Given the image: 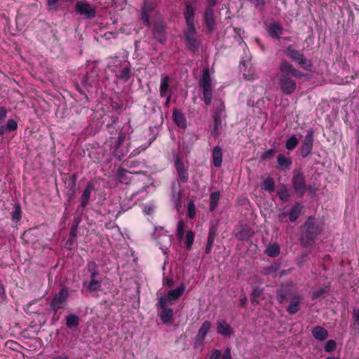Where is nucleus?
Listing matches in <instances>:
<instances>
[{
	"instance_id": "17",
	"label": "nucleus",
	"mask_w": 359,
	"mask_h": 359,
	"mask_svg": "<svg viewBox=\"0 0 359 359\" xmlns=\"http://www.w3.org/2000/svg\"><path fill=\"white\" fill-rule=\"evenodd\" d=\"M154 10L153 3L149 0H144L142 7L141 19L143 21L144 26L151 27V22L149 20V14Z\"/></svg>"
},
{
	"instance_id": "7",
	"label": "nucleus",
	"mask_w": 359,
	"mask_h": 359,
	"mask_svg": "<svg viewBox=\"0 0 359 359\" xmlns=\"http://www.w3.org/2000/svg\"><path fill=\"white\" fill-rule=\"evenodd\" d=\"M69 296V289L67 287H62L59 292L52 299L50 306L51 310L56 313L57 311L63 308V306L67 302Z\"/></svg>"
},
{
	"instance_id": "14",
	"label": "nucleus",
	"mask_w": 359,
	"mask_h": 359,
	"mask_svg": "<svg viewBox=\"0 0 359 359\" xmlns=\"http://www.w3.org/2000/svg\"><path fill=\"white\" fill-rule=\"evenodd\" d=\"M304 205L300 202H295L287 212H283L279 215L280 218L287 216L288 219L291 222H294L300 217L304 210Z\"/></svg>"
},
{
	"instance_id": "51",
	"label": "nucleus",
	"mask_w": 359,
	"mask_h": 359,
	"mask_svg": "<svg viewBox=\"0 0 359 359\" xmlns=\"http://www.w3.org/2000/svg\"><path fill=\"white\" fill-rule=\"evenodd\" d=\"M18 128V123L15 119L10 118L6 125V129L8 132L15 131Z\"/></svg>"
},
{
	"instance_id": "23",
	"label": "nucleus",
	"mask_w": 359,
	"mask_h": 359,
	"mask_svg": "<svg viewBox=\"0 0 359 359\" xmlns=\"http://www.w3.org/2000/svg\"><path fill=\"white\" fill-rule=\"evenodd\" d=\"M254 231L247 225L241 226L235 236L238 241H248L254 236Z\"/></svg>"
},
{
	"instance_id": "26",
	"label": "nucleus",
	"mask_w": 359,
	"mask_h": 359,
	"mask_svg": "<svg viewBox=\"0 0 359 359\" xmlns=\"http://www.w3.org/2000/svg\"><path fill=\"white\" fill-rule=\"evenodd\" d=\"M311 333H312V336L316 340H318V341H324L329 336V333H328L327 330L325 327H323L320 325H317V326L314 327L312 329Z\"/></svg>"
},
{
	"instance_id": "16",
	"label": "nucleus",
	"mask_w": 359,
	"mask_h": 359,
	"mask_svg": "<svg viewBox=\"0 0 359 359\" xmlns=\"http://www.w3.org/2000/svg\"><path fill=\"white\" fill-rule=\"evenodd\" d=\"M102 280H84L82 283L81 293L88 296L102 290Z\"/></svg>"
},
{
	"instance_id": "18",
	"label": "nucleus",
	"mask_w": 359,
	"mask_h": 359,
	"mask_svg": "<svg viewBox=\"0 0 359 359\" xmlns=\"http://www.w3.org/2000/svg\"><path fill=\"white\" fill-rule=\"evenodd\" d=\"M266 31L271 39H280L283 34V27L280 22L274 21L269 25Z\"/></svg>"
},
{
	"instance_id": "53",
	"label": "nucleus",
	"mask_w": 359,
	"mask_h": 359,
	"mask_svg": "<svg viewBox=\"0 0 359 359\" xmlns=\"http://www.w3.org/2000/svg\"><path fill=\"white\" fill-rule=\"evenodd\" d=\"M353 325L359 333V309H355L353 312Z\"/></svg>"
},
{
	"instance_id": "58",
	"label": "nucleus",
	"mask_w": 359,
	"mask_h": 359,
	"mask_svg": "<svg viewBox=\"0 0 359 359\" xmlns=\"http://www.w3.org/2000/svg\"><path fill=\"white\" fill-rule=\"evenodd\" d=\"M117 36H118V34L116 32H107L103 35H102V37L106 40H110L111 39H116Z\"/></svg>"
},
{
	"instance_id": "28",
	"label": "nucleus",
	"mask_w": 359,
	"mask_h": 359,
	"mask_svg": "<svg viewBox=\"0 0 359 359\" xmlns=\"http://www.w3.org/2000/svg\"><path fill=\"white\" fill-rule=\"evenodd\" d=\"M222 149L220 146L217 145L212 149V163L215 167L219 168L222 163Z\"/></svg>"
},
{
	"instance_id": "43",
	"label": "nucleus",
	"mask_w": 359,
	"mask_h": 359,
	"mask_svg": "<svg viewBox=\"0 0 359 359\" xmlns=\"http://www.w3.org/2000/svg\"><path fill=\"white\" fill-rule=\"evenodd\" d=\"M289 292L286 289L280 288L276 290V299L279 304H283L287 299Z\"/></svg>"
},
{
	"instance_id": "10",
	"label": "nucleus",
	"mask_w": 359,
	"mask_h": 359,
	"mask_svg": "<svg viewBox=\"0 0 359 359\" xmlns=\"http://www.w3.org/2000/svg\"><path fill=\"white\" fill-rule=\"evenodd\" d=\"M75 12L88 20L94 18L96 15L95 7L86 1H77L75 4Z\"/></svg>"
},
{
	"instance_id": "21",
	"label": "nucleus",
	"mask_w": 359,
	"mask_h": 359,
	"mask_svg": "<svg viewBox=\"0 0 359 359\" xmlns=\"http://www.w3.org/2000/svg\"><path fill=\"white\" fill-rule=\"evenodd\" d=\"M185 290L184 284L182 283L179 287L175 289L170 290L166 296L161 297V298H164L165 299V302L175 301L179 299L184 293Z\"/></svg>"
},
{
	"instance_id": "13",
	"label": "nucleus",
	"mask_w": 359,
	"mask_h": 359,
	"mask_svg": "<svg viewBox=\"0 0 359 359\" xmlns=\"http://www.w3.org/2000/svg\"><path fill=\"white\" fill-rule=\"evenodd\" d=\"M196 4L185 3L183 11L184 18L186 22L187 28L196 27L195 16H196Z\"/></svg>"
},
{
	"instance_id": "39",
	"label": "nucleus",
	"mask_w": 359,
	"mask_h": 359,
	"mask_svg": "<svg viewBox=\"0 0 359 359\" xmlns=\"http://www.w3.org/2000/svg\"><path fill=\"white\" fill-rule=\"evenodd\" d=\"M130 74H131L130 67L129 65H128V66L124 67L121 70L119 74L116 75V77L118 79L122 80V81L126 82L130 79Z\"/></svg>"
},
{
	"instance_id": "33",
	"label": "nucleus",
	"mask_w": 359,
	"mask_h": 359,
	"mask_svg": "<svg viewBox=\"0 0 359 359\" xmlns=\"http://www.w3.org/2000/svg\"><path fill=\"white\" fill-rule=\"evenodd\" d=\"M132 172H130L121 167L118 168L117 170L116 175L118 181L122 184H128L130 181V177H129L130 174H132Z\"/></svg>"
},
{
	"instance_id": "22",
	"label": "nucleus",
	"mask_w": 359,
	"mask_h": 359,
	"mask_svg": "<svg viewBox=\"0 0 359 359\" xmlns=\"http://www.w3.org/2000/svg\"><path fill=\"white\" fill-rule=\"evenodd\" d=\"M217 235V227L216 225H212L208 231L207 243L205 249V254L208 255L211 252L215 238Z\"/></svg>"
},
{
	"instance_id": "63",
	"label": "nucleus",
	"mask_w": 359,
	"mask_h": 359,
	"mask_svg": "<svg viewBox=\"0 0 359 359\" xmlns=\"http://www.w3.org/2000/svg\"><path fill=\"white\" fill-rule=\"evenodd\" d=\"M76 189H68V190L66 192V196L68 198L69 203L71 202V201L74 198L76 194Z\"/></svg>"
},
{
	"instance_id": "9",
	"label": "nucleus",
	"mask_w": 359,
	"mask_h": 359,
	"mask_svg": "<svg viewBox=\"0 0 359 359\" xmlns=\"http://www.w3.org/2000/svg\"><path fill=\"white\" fill-rule=\"evenodd\" d=\"M315 132L312 128L307 130L304 140L302 141L301 146L299 149L301 156L305 158L311 154L313 148Z\"/></svg>"
},
{
	"instance_id": "36",
	"label": "nucleus",
	"mask_w": 359,
	"mask_h": 359,
	"mask_svg": "<svg viewBox=\"0 0 359 359\" xmlns=\"http://www.w3.org/2000/svg\"><path fill=\"white\" fill-rule=\"evenodd\" d=\"M280 246L278 243L269 244L266 250L265 253L270 257H276L280 254Z\"/></svg>"
},
{
	"instance_id": "27",
	"label": "nucleus",
	"mask_w": 359,
	"mask_h": 359,
	"mask_svg": "<svg viewBox=\"0 0 359 359\" xmlns=\"http://www.w3.org/2000/svg\"><path fill=\"white\" fill-rule=\"evenodd\" d=\"M301 297L294 295L287 308V311L290 315L296 314L300 310Z\"/></svg>"
},
{
	"instance_id": "45",
	"label": "nucleus",
	"mask_w": 359,
	"mask_h": 359,
	"mask_svg": "<svg viewBox=\"0 0 359 359\" xmlns=\"http://www.w3.org/2000/svg\"><path fill=\"white\" fill-rule=\"evenodd\" d=\"M279 269V264H274L263 269V273L266 276L274 275Z\"/></svg>"
},
{
	"instance_id": "64",
	"label": "nucleus",
	"mask_w": 359,
	"mask_h": 359,
	"mask_svg": "<svg viewBox=\"0 0 359 359\" xmlns=\"http://www.w3.org/2000/svg\"><path fill=\"white\" fill-rule=\"evenodd\" d=\"M140 164V162L137 161H133V160H130V159H128L126 161V165L127 167L130 168H135L137 167L138 165Z\"/></svg>"
},
{
	"instance_id": "44",
	"label": "nucleus",
	"mask_w": 359,
	"mask_h": 359,
	"mask_svg": "<svg viewBox=\"0 0 359 359\" xmlns=\"http://www.w3.org/2000/svg\"><path fill=\"white\" fill-rule=\"evenodd\" d=\"M177 174V182L178 183H187L189 181V169L184 171H179Z\"/></svg>"
},
{
	"instance_id": "5",
	"label": "nucleus",
	"mask_w": 359,
	"mask_h": 359,
	"mask_svg": "<svg viewBox=\"0 0 359 359\" xmlns=\"http://www.w3.org/2000/svg\"><path fill=\"white\" fill-rule=\"evenodd\" d=\"M292 186L299 198H302L308 189L306 176L301 169H294L292 176Z\"/></svg>"
},
{
	"instance_id": "49",
	"label": "nucleus",
	"mask_w": 359,
	"mask_h": 359,
	"mask_svg": "<svg viewBox=\"0 0 359 359\" xmlns=\"http://www.w3.org/2000/svg\"><path fill=\"white\" fill-rule=\"evenodd\" d=\"M337 343L333 339L328 340L324 346L325 351L327 353H331L336 349Z\"/></svg>"
},
{
	"instance_id": "48",
	"label": "nucleus",
	"mask_w": 359,
	"mask_h": 359,
	"mask_svg": "<svg viewBox=\"0 0 359 359\" xmlns=\"http://www.w3.org/2000/svg\"><path fill=\"white\" fill-rule=\"evenodd\" d=\"M67 181V188L71 189H76V181H77V174H72Z\"/></svg>"
},
{
	"instance_id": "29",
	"label": "nucleus",
	"mask_w": 359,
	"mask_h": 359,
	"mask_svg": "<svg viewBox=\"0 0 359 359\" xmlns=\"http://www.w3.org/2000/svg\"><path fill=\"white\" fill-rule=\"evenodd\" d=\"M172 155L174 158V165L177 172L189 169L188 165H186L184 162V158L182 155L177 152H173Z\"/></svg>"
},
{
	"instance_id": "38",
	"label": "nucleus",
	"mask_w": 359,
	"mask_h": 359,
	"mask_svg": "<svg viewBox=\"0 0 359 359\" xmlns=\"http://www.w3.org/2000/svg\"><path fill=\"white\" fill-rule=\"evenodd\" d=\"M264 289L260 287H255L253 289L251 294L250 300L254 306L259 303V298L263 294Z\"/></svg>"
},
{
	"instance_id": "30",
	"label": "nucleus",
	"mask_w": 359,
	"mask_h": 359,
	"mask_svg": "<svg viewBox=\"0 0 359 359\" xmlns=\"http://www.w3.org/2000/svg\"><path fill=\"white\" fill-rule=\"evenodd\" d=\"M65 321L67 327L70 330H76L80 325L79 317L74 313L67 315L65 317Z\"/></svg>"
},
{
	"instance_id": "47",
	"label": "nucleus",
	"mask_w": 359,
	"mask_h": 359,
	"mask_svg": "<svg viewBox=\"0 0 359 359\" xmlns=\"http://www.w3.org/2000/svg\"><path fill=\"white\" fill-rule=\"evenodd\" d=\"M62 0H47V8L48 11H56L59 9Z\"/></svg>"
},
{
	"instance_id": "2",
	"label": "nucleus",
	"mask_w": 359,
	"mask_h": 359,
	"mask_svg": "<svg viewBox=\"0 0 359 359\" xmlns=\"http://www.w3.org/2000/svg\"><path fill=\"white\" fill-rule=\"evenodd\" d=\"M304 236L301 239L303 245L307 246L312 245L316 236L320 233L321 229L316 222L313 216H309L304 223Z\"/></svg>"
},
{
	"instance_id": "19",
	"label": "nucleus",
	"mask_w": 359,
	"mask_h": 359,
	"mask_svg": "<svg viewBox=\"0 0 359 359\" xmlns=\"http://www.w3.org/2000/svg\"><path fill=\"white\" fill-rule=\"evenodd\" d=\"M212 324L209 320L204 321L199 328L195 337V342L197 345H201L211 328Z\"/></svg>"
},
{
	"instance_id": "25",
	"label": "nucleus",
	"mask_w": 359,
	"mask_h": 359,
	"mask_svg": "<svg viewBox=\"0 0 359 359\" xmlns=\"http://www.w3.org/2000/svg\"><path fill=\"white\" fill-rule=\"evenodd\" d=\"M278 168L281 170H288L290 169L292 161L290 158L280 154L277 156Z\"/></svg>"
},
{
	"instance_id": "32",
	"label": "nucleus",
	"mask_w": 359,
	"mask_h": 359,
	"mask_svg": "<svg viewBox=\"0 0 359 359\" xmlns=\"http://www.w3.org/2000/svg\"><path fill=\"white\" fill-rule=\"evenodd\" d=\"M276 194L279 199L283 202H288L291 197L290 191L287 188L286 185L283 184L277 190Z\"/></svg>"
},
{
	"instance_id": "15",
	"label": "nucleus",
	"mask_w": 359,
	"mask_h": 359,
	"mask_svg": "<svg viewBox=\"0 0 359 359\" xmlns=\"http://www.w3.org/2000/svg\"><path fill=\"white\" fill-rule=\"evenodd\" d=\"M95 182L94 181H89L87 182L86 186L83 190L82 194L79 198L80 205L79 209L83 210L88 205L90 200V196L93 191L95 189Z\"/></svg>"
},
{
	"instance_id": "3",
	"label": "nucleus",
	"mask_w": 359,
	"mask_h": 359,
	"mask_svg": "<svg viewBox=\"0 0 359 359\" xmlns=\"http://www.w3.org/2000/svg\"><path fill=\"white\" fill-rule=\"evenodd\" d=\"M198 86L203 91V102L207 105L210 104L212 99L213 86L208 67L203 69L202 76Z\"/></svg>"
},
{
	"instance_id": "37",
	"label": "nucleus",
	"mask_w": 359,
	"mask_h": 359,
	"mask_svg": "<svg viewBox=\"0 0 359 359\" xmlns=\"http://www.w3.org/2000/svg\"><path fill=\"white\" fill-rule=\"evenodd\" d=\"M261 187L263 190L273 193L275 191V182L273 179L271 177H267L263 181Z\"/></svg>"
},
{
	"instance_id": "55",
	"label": "nucleus",
	"mask_w": 359,
	"mask_h": 359,
	"mask_svg": "<svg viewBox=\"0 0 359 359\" xmlns=\"http://www.w3.org/2000/svg\"><path fill=\"white\" fill-rule=\"evenodd\" d=\"M79 222L73 224L70 228L69 237L76 239L78 233Z\"/></svg>"
},
{
	"instance_id": "50",
	"label": "nucleus",
	"mask_w": 359,
	"mask_h": 359,
	"mask_svg": "<svg viewBox=\"0 0 359 359\" xmlns=\"http://www.w3.org/2000/svg\"><path fill=\"white\" fill-rule=\"evenodd\" d=\"M185 224L182 220L177 222V236L179 239H182L184 234Z\"/></svg>"
},
{
	"instance_id": "31",
	"label": "nucleus",
	"mask_w": 359,
	"mask_h": 359,
	"mask_svg": "<svg viewBox=\"0 0 359 359\" xmlns=\"http://www.w3.org/2000/svg\"><path fill=\"white\" fill-rule=\"evenodd\" d=\"M214 124L213 128L211 130V135L213 137L216 138L220 134L219 129L222 128V116L219 113H214L213 116Z\"/></svg>"
},
{
	"instance_id": "20",
	"label": "nucleus",
	"mask_w": 359,
	"mask_h": 359,
	"mask_svg": "<svg viewBox=\"0 0 359 359\" xmlns=\"http://www.w3.org/2000/svg\"><path fill=\"white\" fill-rule=\"evenodd\" d=\"M217 332L224 337H230L234 334L231 325L224 319H220L217 323Z\"/></svg>"
},
{
	"instance_id": "11",
	"label": "nucleus",
	"mask_w": 359,
	"mask_h": 359,
	"mask_svg": "<svg viewBox=\"0 0 359 359\" xmlns=\"http://www.w3.org/2000/svg\"><path fill=\"white\" fill-rule=\"evenodd\" d=\"M154 38L160 43L165 44L167 41L166 24L163 20L155 21L153 25Z\"/></svg>"
},
{
	"instance_id": "61",
	"label": "nucleus",
	"mask_w": 359,
	"mask_h": 359,
	"mask_svg": "<svg viewBox=\"0 0 359 359\" xmlns=\"http://www.w3.org/2000/svg\"><path fill=\"white\" fill-rule=\"evenodd\" d=\"M7 109L5 107H0V123H1L6 118Z\"/></svg>"
},
{
	"instance_id": "12",
	"label": "nucleus",
	"mask_w": 359,
	"mask_h": 359,
	"mask_svg": "<svg viewBox=\"0 0 359 359\" xmlns=\"http://www.w3.org/2000/svg\"><path fill=\"white\" fill-rule=\"evenodd\" d=\"M215 6L207 5L203 14V21L208 31L212 33L216 26Z\"/></svg>"
},
{
	"instance_id": "35",
	"label": "nucleus",
	"mask_w": 359,
	"mask_h": 359,
	"mask_svg": "<svg viewBox=\"0 0 359 359\" xmlns=\"http://www.w3.org/2000/svg\"><path fill=\"white\" fill-rule=\"evenodd\" d=\"M220 197V192L219 191H215L210 194V205H209V210L210 212L215 211L216 208L218 205Z\"/></svg>"
},
{
	"instance_id": "4",
	"label": "nucleus",
	"mask_w": 359,
	"mask_h": 359,
	"mask_svg": "<svg viewBox=\"0 0 359 359\" xmlns=\"http://www.w3.org/2000/svg\"><path fill=\"white\" fill-rule=\"evenodd\" d=\"M285 54L293 62L297 63L304 70L312 72L313 67L312 61L307 60L304 53L295 49L292 44L285 48Z\"/></svg>"
},
{
	"instance_id": "59",
	"label": "nucleus",
	"mask_w": 359,
	"mask_h": 359,
	"mask_svg": "<svg viewBox=\"0 0 359 359\" xmlns=\"http://www.w3.org/2000/svg\"><path fill=\"white\" fill-rule=\"evenodd\" d=\"M222 351L218 349H215L212 351V353L210 355V359H219L222 356Z\"/></svg>"
},
{
	"instance_id": "52",
	"label": "nucleus",
	"mask_w": 359,
	"mask_h": 359,
	"mask_svg": "<svg viewBox=\"0 0 359 359\" xmlns=\"http://www.w3.org/2000/svg\"><path fill=\"white\" fill-rule=\"evenodd\" d=\"M276 151H276V148H272V149H268L261 155L260 158L262 161H264L266 159L270 158L271 157H272L275 155Z\"/></svg>"
},
{
	"instance_id": "41",
	"label": "nucleus",
	"mask_w": 359,
	"mask_h": 359,
	"mask_svg": "<svg viewBox=\"0 0 359 359\" xmlns=\"http://www.w3.org/2000/svg\"><path fill=\"white\" fill-rule=\"evenodd\" d=\"M299 144V140L295 135L290 136L285 142V148L292 151L297 147Z\"/></svg>"
},
{
	"instance_id": "46",
	"label": "nucleus",
	"mask_w": 359,
	"mask_h": 359,
	"mask_svg": "<svg viewBox=\"0 0 359 359\" xmlns=\"http://www.w3.org/2000/svg\"><path fill=\"white\" fill-rule=\"evenodd\" d=\"M12 215V220L13 221H19L22 217V210L21 207L19 204H16L14 206V210L11 213Z\"/></svg>"
},
{
	"instance_id": "56",
	"label": "nucleus",
	"mask_w": 359,
	"mask_h": 359,
	"mask_svg": "<svg viewBox=\"0 0 359 359\" xmlns=\"http://www.w3.org/2000/svg\"><path fill=\"white\" fill-rule=\"evenodd\" d=\"M327 290L325 288H320L315 292L312 294V299H316L321 297L324 294L327 293Z\"/></svg>"
},
{
	"instance_id": "60",
	"label": "nucleus",
	"mask_w": 359,
	"mask_h": 359,
	"mask_svg": "<svg viewBox=\"0 0 359 359\" xmlns=\"http://www.w3.org/2000/svg\"><path fill=\"white\" fill-rule=\"evenodd\" d=\"M75 245V239L69 237L68 240L66 242L65 247L68 250H71L74 249Z\"/></svg>"
},
{
	"instance_id": "24",
	"label": "nucleus",
	"mask_w": 359,
	"mask_h": 359,
	"mask_svg": "<svg viewBox=\"0 0 359 359\" xmlns=\"http://www.w3.org/2000/svg\"><path fill=\"white\" fill-rule=\"evenodd\" d=\"M172 120L177 127L186 129L187 127L185 115L177 108L172 110Z\"/></svg>"
},
{
	"instance_id": "62",
	"label": "nucleus",
	"mask_w": 359,
	"mask_h": 359,
	"mask_svg": "<svg viewBox=\"0 0 359 359\" xmlns=\"http://www.w3.org/2000/svg\"><path fill=\"white\" fill-rule=\"evenodd\" d=\"M221 359H232L231 348L229 347H226L224 349Z\"/></svg>"
},
{
	"instance_id": "6",
	"label": "nucleus",
	"mask_w": 359,
	"mask_h": 359,
	"mask_svg": "<svg viewBox=\"0 0 359 359\" xmlns=\"http://www.w3.org/2000/svg\"><path fill=\"white\" fill-rule=\"evenodd\" d=\"M184 36L187 49L194 54L198 52L201 43L196 38V27L184 30Z\"/></svg>"
},
{
	"instance_id": "57",
	"label": "nucleus",
	"mask_w": 359,
	"mask_h": 359,
	"mask_svg": "<svg viewBox=\"0 0 359 359\" xmlns=\"http://www.w3.org/2000/svg\"><path fill=\"white\" fill-rule=\"evenodd\" d=\"M88 271L89 273H94L99 271L97 264L92 261L88 263Z\"/></svg>"
},
{
	"instance_id": "54",
	"label": "nucleus",
	"mask_w": 359,
	"mask_h": 359,
	"mask_svg": "<svg viewBox=\"0 0 359 359\" xmlns=\"http://www.w3.org/2000/svg\"><path fill=\"white\" fill-rule=\"evenodd\" d=\"M187 214L190 219H194L196 217L195 205L193 202H189L187 205Z\"/></svg>"
},
{
	"instance_id": "8",
	"label": "nucleus",
	"mask_w": 359,
	"mask_h": 359,
	"mask_svg": "<svg viewBox=\"0 0 359 359\" xmlns=\"http://www.w3.org/2000/svg\"><path fill=\"white\" fill-rule=\"evenodd\" d=\"M167 304L164 298H160L156 304L158 315L165 324L171 323L174 316L173 309L168 307Z\"/></svg>"
},
{
	"instance_id": "42",
	"label": "nucleus",
	"mask_w": 359,
	"mask_h": 359,
	"mask_svg": "<svg viewBox=\"0 0 359 359\" xmlns=\"http://www.w3.org/2000/svg\"><path fill=\"white\" fill-rule=\"evenodd\" d=\"M195 235L192 231H188L186 233L185 237V248L187 250H190L191 249L192 245L194 241Z\"/></svg>"
},
{
	"instance_id": "34",
	"label": "nucleus",
	"mask_w": 359,
	"mask_h": 359,
	"mask_svg": "<svg viewBox=\"0 0 359 359\" xmlns=\"http://www.w3.org/2000/svg\"><path fill=\"white\" fill-rule=\"evenodd\" d=\"M170 81V78L168 76H164L161 78L159 88L161 97H165L168 93Z\"/></svg>"
},
{
	"instance_id": "40",
	"label": "nucleus",
	"mask_w": 359,
	"mask_h": 359,
	"mask_svg": "<svg viewBox=\"0 0 359 359\" xmlns=\"http://www.w3.org/2000/svg\"><path fill=\"white\" fill-rule=\"evenodd\" d=\"M125 140V134L121 133L118 136L117 144L116 148L113 151V154L115 157H116L118 160H121V158L125 156V154H118V148L123 143Z\"/></svg>"
},
{
	"instance_id": "1",
	"label": "nucleus",
	"mask_w": 359,
	"mask_h": 359,
	"mask_svg": "<svg viewBox=\"0 0 359 359\" xmlns=\"http://www.w3.org/2000/svg\"><path fill=\"white\" fill-rule=\"evenodd\" d=\"M305 76L304 73L295 68L287 60H282L279 64L277 74L278 83L281 92L286 95L294 93L297 88L294 78L302 79Z\"/></svg>"
}]
</instances>
